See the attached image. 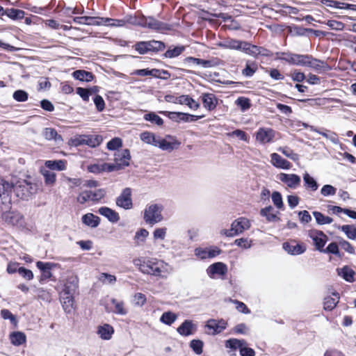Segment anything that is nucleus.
<instances>
[{
  "mask_svg": "<svg viewBox=\"0 0 356 356\" xmlns=\"http://www.w3.org/2000/svg\"><path fill=\"white\" fill-rule=\"evenodd\" d=\"M167 266L168 264L162 260L149 259L144 261L140 265L139 269L144 274L162 277V273L166 272L165 267Z\"/></svg>",
  "mask_w": 356,
  "mask_h": 356,
  "instance_id": "obj_1",
  "label": "nucleus"
},
{
  "mask_svg": "<svg viewBox=\"0 0 356 356\" xmlns=\"http://www.w3.org/2000/svg\"><path fill=\"white\" fill-rule=\"evenodd\" d=\"M13 188V184L0 177V211L11 208Z\"/></svg>",
  "mask_w": 356,
  "mask_h": 356,
  "instance_id": "obj_2",
  "label": "nucleus"
},
{
  "mask_svg": "<svg viewBox=\"0 0 356 356\" xmlns=\"http://www.w3.org/2000/svg\"><path fill=\"white\" fill-rule=\"evenodd\" d=\"M251 226L249 219L245 217H240L234 220L230 229H224L220 231V234L227 237H234L242 234L244 231L250 229Z\"/></svg>",
  "mask_w": 356,
  "mask_h": 356,
  "instance_id": "obj_3",
  "label": "nucleus"
},
{
  "mask_svg": "<svg viewBox=\"0 0 356 356\" xmlns=\"http://www.w3.org/2000/svg\"><path fill=\"white\" fill-rule=\"evenodd\" d=\"M134 49L141 55L147 53H158L165 49V44L159 40H152L149 41L137 42L134 46Z\"/></svg>",
  "mask_w": 356,
  "mask_h": 356,
  "instance_id": "obj_4",
  "label": "nucleus"
},
{
  "mask_svg": "<svg viewBox=\"0 0 356 356\" xmlns=\"http://www.w3.org/2000/svg\"><path fill=\"white\" fill-rule=\"evenodd\" d=\"M106 195L105 188H98L95 191L85 190L81 192L76 197V201L84 204L86 202H91L92 204H97L104 198Z\"/></svg>",
  "mask_w": 356,
  "mask_h": 356,
  "instance_id": "obj_5",
  "label": "nucleus"
},
{
  "mask_svg": "<svg viewBox=\"0 0 356 356\" xmlns=\"http://www.w3.org/2000/svg\"><path fill=\"white\" fill-rule=\"evenodd\" d=\"M1 213V219L5 224L12 227H22L24 226V216L17 210H3Z\"/></svg>",
  "mask_w": 356,
  "mask_h": 356,
  "instance_id": "obj_6",
  "label": "nucleus"
},
{
  "mask_svg": "<svg viewBox=\"0 0 356 356\" xmlns=\"http://www.w3.org/2000/svg\"><path fill=\"white\" fill-rule=\"evenodd\" d=\"M163 207L159 204H153L147 206L144 211L143 219L149 225H154L163 220L161 212Z\"/></svg>",
  "mask_w": 356,
  "mask_h": 356,
  "instance_id": "obj_7",
  "label": "nucleus"
},
{
  "mask_svg": "<svg viewBox=\"0 0 356 356\" xmlns=\"http://www.w3.org/2000/svg\"><path fill=\"white\" fill-rule=\"evenodd\" d=\"M35 191L34 184L25 179L17 181L13 184V192L21 200H28Z\"/></svg>",
  "mask_w": 356,
  "mask_h": 356,
  "instance_id": "obj_8",
  "label": "nucleus"
},
{
  "mask_svg": "<svg viewBox=\"0 0 356 356\" xmlns=\"http://www.w3.org/2000/svg\"><path fill=\"white\" fill-rule=\"evenodd\" d=\"M161 115L168 117L173 122H193L204 117V115H195L188 113L177 112V111H159Z\"/></svg>",
  "mask_w": 356,
  "mask_h": 356,
  "instance_id": "obj_9",
  "label": "nucleus"
},
{
  "mask_svg": "<svg viewBox=\"0 0 356 356\" xmlns=\"http://www.w3.org/2000/svg\"><path fill=\"white\" fill-rule=\"evenodd\" d=\"M247 343L244 339H229L225 341V347L232 350H239L241 356H254L255 352L251 348L246 347Z\"/></svg>",
  "mask_w": 356,
  "mask_h": 356,
  "instance_id": "obj_10",
  "label": "nucleus"
},
{
  "mask_svg": "<svg viewBox=\"0 0 356 356\" xmlns=\"http://www.w3.org/2000/svg\"><path fill=\"white\" fill-rule=\"evenodd\" d=\"M183 63L188 67L192 65H200L203 68H211L220 65V60L218 58H213L210 60H204L193 56H188L184 59Z\"/></svg>",
  "mask_w": 356,
  "mask_h": 356,
  "instance_id": "obj_11",
  "label": "nucleus"
},
{
  "mask_svg": "<svg viewBox=\"0 0 356 356\" xmlns=\"http://www.w3.org/2000/svg\"><path fill=\"white\" fill-rule=\"evenodd\" d=\"M227 264L221 261L211 264L206 270L207 275L211 279H215L216 277H223L227 273Z\"/></svg>",
  "mask_w": 356,
  "mask_h": 356,
  "instance_id": "obj_12",
  "label": "nucleus"
},
{
  "mask_svg": "<svg viewBox=\"0 0 356 356\" xmlns=\"http://www.w3.org/2000/svg\"><path fill=\"white\" fill-rule=\"evenodd\" d=\"M115 204L125 210L131 209L133 207L131 189L130 188H124L120 195L116 197Z\"/></svg>",
  "mask_w": 356,
  "mask_h": 356,
  "instance_id": "obj_13",
  "label": "nucleus"
},
{
  "mask_svg": "<svg viewBox=\"0 0 356 356\" xmlns=\"http://www.w3.org/2000/svg\"><path fill=\"white\" fill-rule=\"evenodd\" d=\"M79 289V278L76 275H72L68 276L65 280L63 288L60 294L63 296L72 295L74 296Z\"/></svg>",
  "mask_w": 356,
  "mask_h": 356,
  "instance_id": "obj_14",
  "label": "nucleus"
},
{
  "mask_svg": "<svg viewBox=\"0 0 356 356\" xmlns=\"http://www.w3.org/2000/svg\"><path fill=\"white\" fill-rule=\"evenodd\" d=\"M227 323L223 318H210L206 322L205 324V328L211 330V334L212 335H216L221 333L227 328Z\"/></svg>",
  "mask_w": 356,
  "mask_h": 356,
  "instance_id": "obj_15",
  "label": "nucleus"
},
{
  "mask_svg": "<svg viewBox=\"0 0 356 356\" xmlns=\"http://www.w3.org/2000/svg\"><path fill=\"white\" fill-rule=\"evenodd\" d=\"M56 264L51 262L37 261L36 266L40 270L41 275L39 279L40 283L42 284L52 277L51 270L56 267Z\"/></svg>",
  "mask_w": 356,
  "mask_h": 356,
  "instance_id": "obj_16",
  "label": "nucleus"
},
{
  "mask_svg": "<svg viewBox=\"0 0 356 356\" xmlns=\"http://www.w3.org/2000/svg\"><path fill=\"white\" fill-rule=\"evenodd\" d=\"M308 236L313 240L316 250L322 252L327 241V236L323 232L317 229H312L309 232Z\"/></svg>",
  "mask_w": 356,
  "mask_h": 356,
  "instance_id": "obj_17",
  "label": "nucleus"
},
{
  "mask_svg": "<svg viewBox=\"0 0 356 356\" xmlns=\"http://www.w3.org/2000/svg\"><path fill=\"white\" fill-rule=\"evenodd\" d=\"M277 177L290 188H296L301 182L300 177L296 174L281 172L277 175Z\"/></svg>",
  "mask_w": 356,
  "mask_h": 356,
  "instance_id": "obj_18",
  "label": "nucleus"
},
{
  "mask_svg": "<svg viewBox=\"0 0 356 356\" xmlns=\"http://www.w3.org/2000/svg\"><path fill=\"white\" fill-rule=\"evenodd\" d=\"M275 131L270 128H259L256 134V140L261 144L270 143L273 140Z\"/></svg>",
  "mask_w": 356,
  "mask_h": 356,
  "instance_id": "obj_19",
  "label": "nucleus"
},
{
  "mask_svg": "<svg viewBox=\"0 0 356 356\" xmlns=\"http://www.w3.org/2000/svg\"><path fill=\"white\" fill-rule=\"evenodd\" d=\"M197 330V326L192 320L186 319L177 328V332L182 337L193 335Z\"/></svg>",
  "mask_w": 356,
  "mask_h": 356,
  "instance_id": "obj_20",
  "label": "nucleus"
},
{
  "mask_svg": "<svg viewBox=\"0 0 356 356\" xmlns=\"http://www.w3.org/2000/svg\"><path fill=\"white\" fill-rule=\"evenodd\" d=\"M130 151L128 149L118 150L114 154V162L123 166V169L129 166L131 160Z\"/></svg>",
  "mask_w": 356,
  "mask_h": 356,
  "instance_id": "obj_21",
  "label": "nucleus"
},
{
  "mask_svg": "<svg viewBox=\"0 0 356 356\" xmlns=\"http://www.w3.org/2000/svg\"><path fill=\"white\" fill-rule=\"evenodd\" d=\"M98 213L105 217L111 223H116L120 220V215L115 210L108 207H102L99 208Z\"/></svg>",
  "mask_w": 356,
  "mask_h": 356,
  "instance_id": "obj_22",
  "label": "nucleus"
},
{
  "mask_svg": "<svg viewBox=\"0 0 356 356\" xmlns=\"http://www.w3.org/2000/svg\"><path fill=\"white\" fill-rule=\"evenodd\" d=\"M270 162L272 165L280 169L289 170L291 167V163L285 159H283L277 153H273L270 154Z\"/></svg>",
  "mask_w": 356,
  "mask_h": 356,
  "instance_id": "obj_23",
  "label": "nucleus"
},
{
  "mask_svg": "<svg viewBox=\"0 0 356 356\" xmlns=\"http://www.w3.org/2000/svg\"><path fill=\"white\" fill-rule=\"evenodd\" d=\"M203 106L208 111H213L216 108L218 99L212 93H204L201 96Z\"/></svg>",
  "mask_w": 356,
  "mask_h": 356,
  "instance_id": "obj_24",
  "label": "nucleus"
},
{
  "mask_svg": "<svg viewBox=\"0 0 356 356\" xmlns=\"http://www.w3.org/2000/svg\"><path fill=\"white\" fill-rule=\"evenodd\" d=\"M147 28L156 31H168L170 26L168 24L157 20L153 17H147Z\"/></svg>",
  "mask_w": 356,
  "mask_h": 356,
  "instance_id": "obj_25",
  "label": "nucleus"
},
{
  "mask_svg": "<svg viewBox=\"0 0 356 356\" xmlns=\"http://www.w3.org/2000/svg\"><path fill=\"white\" fill-rule=\"evenodd\" d=\"M180 144L181 143L176 139H173V141L169 142L165 138H161L159 137L156 147H158L163 151H168L170 152L172 150L177 149Z\"/></svg>",
  "mask_w": 356,
  "mask_h": 356,
  "instance_id": "obj_26",
  "label": "nucleus"
},
{
  "mask_svg": "<svg viewBox=\"0 0 356 356\" xmlns=\"http://www.w3.org/2000/svg\"><path fill=\"white\" fill-rule=\"evenodd\" d=\"M308 67L314 70L318 73L329 71L331 69L326 62L315 58L312 56L310 59Z\"/></svg>",
  "mask_w": 356,
  "mask_h": 356,
  "instance_id": "obj_27",
  "label": "nucleus"
},
{
  "mask_svg": "<svg viewBox=\"0 0 356 356\" xmlns=\"http://www.w3.org/2000/svg\"><path fill=\"white\" fill-rule=\"evenodd\" d=\"M282 248L288 254L291 255H300L306 251V248L302 244H292L284 242Z\"/></svg>",
  "mask_w": 356,
  "mask_h": 356,
  "instance_id": "obj_28",
  "label": "nucleus"
},
{
  "mask_svg": "<svg viewBox=\"0 0 356 356\" xmlns=\"http://www.w3.org/2000/svg\"><path fill=\"white\" fill-rule=\"evenodd\" d=\"M337 275L342 277L345 281L353 283L355 282V272L348 266H344L342 268H337Z\"/></svg>",
  "mask_w": 356,
  "mask_h": 356,
  "instance_id": "obj_29",
  "label": "nucleus"
},
{
  "mask_svg": "<svg viewBox=\"0 0 356 356\" xmlns=\"http://www.w3.org/2000/svg\"><path fill=\"white\" fill-rule=\"evenodd\" d=\"M97 333L102 339L109 340L114 333V328L110 324L104 323L97 327Z\"/></svg>",
  "mask_w": 356,
  "mask_h": 356,
  "instance_id": "obj_30",
  "label": "nucleus"
},
{
  "mask_svg": "<svg viewBox=\"0 0 356 356\" xmlns=\"http://www.w3.org/2000/svg\"><path fill=\"white\" fill-rule=\"evenodd\" d=\"M82 223L91 228H95L100 224L101 219L99 216L92 213H88L82 216Z\"/></svg>",
  "mask_w": 356,
  "mask_h": 356,
  "instance_id": "obj_31",
  "label": "nucleus"
},
{
  "mask_svg": "<svg viewBox=\"0 0 356 356\" xmlns=\"http://www.w3.org/2000/svg\"><path fill=\"white\" fill-rule=\"evenodd\" d=\"M186 49L184 45L170 46L162 55L163 58H175L180 56Z\"/></svg>",
  "mask_w": 356,
  "mask_h": 356,
  "instance_id": "obj_32",
  "label": "nucleus"
},
{
  "mask_svg": "<svg viewBox=\"0 0 356 356\" xmlns=\"http://www.w3.org/2000/svg\"><path fill=\"white\" fill-rule=\"evenodd\" d=\"M242 40L228 38L223 41L218 42L216 45L222 49H228L239 51Z\"/></svg>",
  "mask_w": 356,
  "mask_h": 356,
  "instance_id": "obj_33",
  "label": "nucleus"
},
{
  "mask_svg": "<svg viewBox=\"0 0 356 356\" xmlns=\"http://www.w3.org/2000/svg\"><path fill=\"white\" fill-rule=\"evenodd\" d=\"M274 209L272 206L269 205L260 210V215L264 218L268 222H279L280 218L277 216V213H273Z\"/></svg>",
  "mask_w": 356,
  "mask_h": 356,
  "instance_id": "obj_34",
  "label": "nucleus"
},
{
  "mask_svg": "<svg viewBox=\"0 0 356 356\" xmlns=\"http://www.w3.org/2000/svg\"><path fill=\"white\" fill-rule=\"evenodd\" d=\"M60 300L63 308L66 313H71L74 309V296L60 294Z\"/></svg>",
  "mask_w": 356,
  "mask_h": 356,
  "instance_id": "obj_35",
  "label": "nucleus"
},
{
  "mask_svg": "<svg viewBox=\"0 0 356 356\" xmlns=\"http://www.w3.org/2000/svg\"><path fill=\"white\" fill-rule=\"evenodd\" d=\"M302 178L305 189L312 192H314L318 190L319 186L318 184L317 183L316 180L308 172H305L303 174Z\"/></svg>",
  "mask_w": 356,
  "mask_h": 356,
  "instance_id": "obj_36",
  "label": "nucleus"
},
{
  "mask_svg": "<svg viewBox=\"0 0 356 356\" xmlns=\"http://www.w3.org/2000/svg\"><path fill=\"white\" fill-rule=\"evenodd\" d=\"M323 129V131H321L315 127H310V131L316 132L322 135L323 137L330 140L334 144H338L339 143V140L337 134L330 130H327L325 129Z\"/></svg>",
  "mask_w": 356,
  "mask_h": 356,
  "instance_id": "obj_37",
  "label": "nucleus"
},
{
  "mask_svg": "<svg viewBox=\"0 0 356 356\" xmlns=\"http://www.w3.org/2000/svg\"><path fill=\"white\" fill-rule=\"evenodd\" d=\"M72 76L80 81L90 82L93 80L94 74L84 70H77L73 72Z\"/></svg>",
  "mask_w": 356,
  "mask_h": 356,
  "instance_id": "obj_38",
  "label": "nucleus"
},
{
  "mask_svg": "<svg viewBox=\"0 0 356 356\" xmlns=\"http://www.w3.org/2000/svg\"><path fill=\"white\" fill-rule=\"evenodd\" d=\"M10 340L13 345L19 346L26 341V334L20 331L13 332L10 334Z\"/></svg>",
  "mask_w": 356,
  "mask_h": 356,
  "instance_id": "obj_39",
  "label": "nucleus"
},
{
  "mask_svg": "<svg viewBox=\"0 0 356 356\" xmlns=\"http://www.w3.org/2000/svg\"><path fill=\"white\" fill-rule=\"evenodd\" d=\"M44 165L49 170L61 171L66 168V161L65 160H49L46 161Z\"/></svg>",
  "mask_w": 356,
  "mask_h": 356,
  "instance_id": "obj_40",
  "label": "nucleus"
},
{
  "mask_svg": "<svg viewBox=\"0 0 356 356\" xmlns=\"http://www.w3.org/2000/svg\"><path fill=\"white\" fill-rule=\"evenodd\" d=\"M334 226L344 232L348 238L350 240L356 239V224Z\"/></svg>",
  "mask_w": 356,
  "mask_h": 356,
  "instance_id": "obj_41",
  "label": "nucleus"
},
{
  "mask_svg": "<svg viewBox=\"0 0 356 356\" xmlns=\"http://www.w3.org/2000/svg\"><path fill=\"white\" fill-rule=\"evenodd\" d=\"M178 104L187 105L193 110H197L200 106V104L195 102L191 97L186 95L179 96Z\"/></svg>",
  "mask_w": 356,
  "mask_h": 356,
  "instance_id": "obj_42",
  "label": "nucleus"
},
{
  "mask_svg": "<svg viewBox=\"0 0 356 356\" xmlns=\"http://www.w3.org/2000/svg\"><path fill=\"white\" fill-rule=\"evenodd\" d=\"M258 70V64L255 61L248 60L241 74L245 77H252Z\"/></svg>",
  "mask_w": 356,
  "mask_h": 356,
  "instance_id": "obj_43",
  "label": "nucleus"
},
{
  "mask_svg": "<svg viewBox=\"0 0 356 356\" xmlns=\"http://www.w3.org/2000/svg\"><path fill=\"white\" fill-rule=\"evenodd\" d=\"M332 295L334 296L336 298L327 296L324 299L323 308L326 311L333 310L336 307L337 303L339 302V293H333Z\"/></svg>",
  "mask_w": 356,
  "mask_h": 356,
  "instance_id": "obj_44",
  "label": "nucleus"
},
{
  "mask_svg": "<svg viewBox=\"0 0 356 356\" xmlns=\"http://www.w3.org/2000/svg\"><path fill=\"white\" fill-rule=\"evenodd\" d=\"M103 142V137L98 134L86 135V145L97 147Z\"/></svg>",
  "mask_w": 356,
  "mask_h": 356,
  "instance_id": "obj_45",
  "label": "nucleus"
},
{
  "mask_svg": "<svg viewBox=\"0 0 356 356\" xmlns=\"http://www.w3.org/2000/svg\"><path fill=\"white\" fill-rule=\"evenodd\" d=\"M42 135L45 138V139L48 140H54L55 141H62L63 138L60 135H59L56 130L54 128L47 127L44 129L42 131Z\"/></svg>",
  "mask_w": 356,
  "mask_h": 356,
  "instance_id": "obj_46",
  "label": "nucleus"
},
{
  "mask_svg": "<svg viewBox=\"0 0 356 356\" xmlns=\"http://www.w3.org/2000/svg\"><path fill=\"white\" fill-rule=\"evenodd\" d=\"M239 51L253 57H257V46L242 40Z\"/></svg>",
  "mask_w": 356,
  "mask_h": 356,
  "instance_id": "obj_47",
  "label": "nucleus"
},
{
  "mask_svg": "<svg viewBox=\"0 0 356 356\" xmlns=\"http://www.w3.org/2000/svg\"><path fill=\"white\" fill-rule=\"evenodd\" d=\"M177 317L178 316L175 313L168 311L162 314L160 317V321L162 323L170 326L176 321Z\"/></svg>",
  "mask_w": 356,
  "mask_h": 356,
  "instance_id": "obj_48",
  "label": "nucleus"
},
{
  "mask_svg": "<svg viewBox=\"0 0 356 356\" xmlns=\"http://www.w3.org/2000/svg\"><path fill=\"white\" fill-rule=\"evenodd\" d=\"M111 302L114 306V309L112 311L114 314L121 316H124L127 314L128 312L124 307V303L123 301L112 298Z\"/></svg>",
  "mask_w": 356,
  "mask_h": 356,
  "instance_id": "obj_49",
  "label": "nucleus"
},
{
  "mask_svg": "<svg viewBox=\"0 0 356 356\" xmlns=\"http://www.w3.org/2000/svg\"><path fill=\"white\" fill-rule=\"evenodd\" d=\"M312 214L316 220V223L319 225H327L333 222V219L331 217L325 216L320 211H313Z\"/></svg>",
  "mask_w": 356,
  "mask_h": 356,
  "instance_id": "obj_50",
  "label": "nucleus"
},
{
  "mask_svg": "<svg viewBox=\"0 0 356 356\" xmlns=\"http://www.w3.org/2000/svg\"><path fill=\"white\" fill-rule=\"evenodd\" d=\"M312 55L309 54H296L293 65L308 67Z\"/></svg>",
  "mask_w": 356,
  "mask_h": 356,
  "instance_id": "obj_51",
  "label": "nucleus"
},
{
  "mask_svg": "<svg viewBox=\"0 0 356 356\" xmlns=\"http://www.w3.org/2000/svg\"><path fill=\"white\" fill-rule=\"evenodd\" d=\"M102 20L104 21V24L115 27H122L125 26L127 22L129 23V17L127 19H112L105 17L104 19H102Z\"/></svg>",
  "mask_w": 356,
  "mask_h": 356,
  "instance_id": "obj_52",
  "label": "nucleus"
},
{
  "mask_svg": "<svg viewBox=\"0 0 356 356\" xmlns=\"http://www.w3.org/2000/svg\"><path fill=\"white\" fill-rule=\"evenodd\" d=\"M6 15L13 20H17L24 17L25 12L17 8H7Z\"/></svg>",
  "mask_w": 356,
  "mask_h": 356,
  "instance_id": "obj_53",
  "label": "nucleus"
},
{
  "mask_svg": "<svg viewBox=\"0 0 356 356\" xmlns=\"http://www.w3.org/2000/svg\"><path fill=\"white\" fill-rule=\"evenodd\" d=\"M140 139L144 143L156 147L159 138H157L153 133L145 131L140 134Z\"/></svg>",
  "mask_w": 356,
  "mask_h": 356,
  "instance_id": "obj_54",
  "label": "nucleus"
},
{
  "mask_svg": "<svg viewBox=\"0 0 356 356\" xmlns=\"http://www.w3.org/2000/svg\"><path fill=\"white\" fill-rule=\"evenodd\" d=\"M147 17H145L143 15H140L135 17H129V23L134 25H138L143 28H147Z\"/></svg>",
  "mask_w": 356,
  "mask_h": 356,
  "instance_id": "obj_55",
  "label": "nucleus"
},
{
  "mask_svg": "<svg viewBox=\"0 0 356 356\" xmlns=\"http://www.w3.org/2000/svg\"><path fill=\"white\" fill-rule=\"evenodd\" d=\"M143 118L145 120L150 122L158 126H161L163 124V120L154 112H149L145 114Z\"/></svg>",
  "mask_w": 356,
  "mask_h": 356,
  "instance_id": "obj_56",
  "label": "nucleus"
},
{
  "mask_svg": "<svg viewBox=\"0 0 356 356\" xmlns=\"http://www.w3.org/2000/svg\"><path fill=\"white\" fill-rule=\"evenodd\" d=\"M323 3L327 7L339 8V9L349 10V8H348L347 6H352L351 3L341 2L339 1H336V0H325L323 1Z\"/></svg>",
  "mask_w": 356,
  "mask_h": 356,
  "instance_id": "obj_57",
  "label": "nucleus"
},
{
  "mask_svg": "<svg viewBox=\"0 0 356 356\" xmlns=\"http://www.w3.org/2000/svg\"><path fill=\"white\" fill-rule=\"evenodd\" d=\"M189 346L196 355H201L203 352L204 343L200 339H193L190 341Z\"/></svg>",
  "mask_w": 356,
  "mask_h": 356,
  "instance_id": "obj_58",
  "label": "nucleus"
},
{
  "mask_svg": "<svg viewBox=\"0 0 356 356\" xmlns=\"http://www.w3.org/2000/svg\"><path fill=\"white\" fill-rule=\"evenodd\" d=\"M278 151L282 152L285 156L291 159L293 161H297L299 160V155L295 153L289 147H280L278 148Z\"/></svg>",
  "mask_w": 356,
  "mask_h": 356,
  "instance_id": "obj_59",
  "label": "nucleus"
},
{
  "mask_svg": "<svg viewBox=\"0 0 356 356\" xmlns=\"http://www.w3.org/2000/svg\"><path fill=\"white\" fill-rule=\"evenodd\" d=\"M122 146V140L120 138L115 137L110 140L106 144V148L111 151L118 150Z\"/></svg>",
  "mask_w": 356,
  "mask_h": 356,
  "instance_id": "obj_60",
  "label": "nucleus"
},
{
  "mask_svg": "<svg viewBox=\"0 0 356 356\" xmlns=\"http://www.w3.org/2000/svg\"><path fill=\"white\" fill-rule=\"evenodd\" d=\"M321 252L334 254L337 257H341V254L339 249V245L335 242H332L328 244L326 248H323Z\"/></svg>",
  "mask_w": 356,
  "mask_h": 356,
  "instance_id": "obj_61",
  "label": "nucleus"
},
{
  "mask_svg": "<svg viewBox=\"0 0 356 356\" xmlns=\"http://www.w3.org/2000/svg\"><path fill=\"white\" fill-rule=\"evenodd\" d=\"M272 201L273 204L278 209H284V203L282 195L278 191H273L271 195Z\"/></svg>",
  "mask_w": 356,
  "mask_h": 356,
  "instance_id": "obj_62",
  "label": "nucleus"
},
{
  "mask_svg": "<svg viewBox=\"0 0 356 356\" xmlns=\"http://www.w3.org/2000/svg\"><path fill=\"white\" fill-rule=\"evenodd\" d=\"M13 98L18 102H24L29 98V94L24 90H17L13 94Z\"/></svg>",
  "mask_w": 356,
  "mask_h": 356,
  "instance_id": "obj_63",
  "label": "nucleus"
},
{
  "mask_svg": "<svg viewBox=\"0 0 356 356\" xmlns=\"http://www.w3.org/2000/svg\"><path fill=\"white\" fill-rule=\"evenodd\" d=\"M99 280L103 284H115L117 278L115 275L107 273H102L99 275Z\"/></svg>",
  "mask_w": 356,
  "mask_h": 356,
  "instance_id": "obj_64",
  "label": "nucleus"
}]
</instances>
